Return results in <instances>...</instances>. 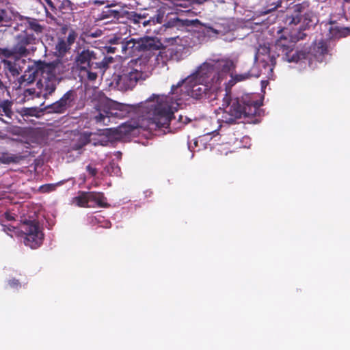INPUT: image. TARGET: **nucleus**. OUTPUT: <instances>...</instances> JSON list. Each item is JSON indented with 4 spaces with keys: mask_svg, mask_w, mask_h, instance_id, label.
<instances>
[{
    "mask_svg": "<svg viewBox=\"0 0 350 350\" xmlns=\"http://www.w3.org/2000/svg\"><path fill=\"white\" fill-rule=\"evenodd\" d=\"M261 103L254 94H245L240 97L231 98L226 92L223 98L222 114L220 120L223 123L233 124L242 118L255 116L258 113Z\"/></svg>",
    "mask_w": 350,
    "mask_h": 350,
    "instance_id": "f03ea898",
    "label": "nucleus"
},
{
    "mask_svg": "<svg viewBox=\"0 0 350 350\" xmlns=\"http://www.w3.org/2000/svg\"><path fill=\"white\" fill-rule=\"evenodd\" d=\"M28 157V154L21 153L13 154L9 152H0V163L3 164H17L21 163Z\"/></svg>",
    "mask_w": 350,
    "mask_h": 350,
    "instance_id": "f3484780",
    "label": "nucleus"
},
{
    "mask_svg": "<svg viewBox=\"0 0 350 350\" xmlns=\"http://www.w3.org/2000/svg\"><path fill=\"white\" fill-rule=\"evenodd\" d=\"M306 36V33L301 32L292 36L291 39L281 36L275 44L278 56L282 55V58L288 62H298L306 59L308 53L304 50L294 51L295 40H303Z\"/></svg>",
    "mask_w": 350,
    "mask_h": 350,
    "instance_id": "20e7f679",
    "label": "nucleus"
},
{
    "mask_svg": "<svg viewBox=\"0 0 350 350\" xmlns=\"http://www.w3.org/2000/svg\"><path fill=\"white\" fill-rule=\"evenodd\" d=\"M37 93L38 92L36 91L35 89H33V88H29V89H26L25 90L24 96L26 98H29V97L33 98L34 96V95L37 96Z\"/></svg>",
    "mask_w": 350,
    "mask_h": 350,
    "instance_id": "a19ab883",
    "label": "nucleus"
},
{
    "mask_svg": "<svg viewBox=\"0 0 350 350\" xmlns=\"http://www.w3.org/2000/svg\"><path fill=\"white\" fill-rule=\"evenodd\" d=\"M45 11H46V16H49V12H48V10H47V9H46V8H45Z\"/></svg>",
    "mask_w": 350,
    "mask_h": 350,
    "instance_id": "864d4df0",
    "label": "nucleus"
},
{
    "mask_svg": "<svg viewBox=\"0 0 350 350\" xmlns=\"http://www.w3.org/2000/svg\"><path fill=\"white\" fill-rule=\"evenodd\" d=\"M137 128L136 126L131 124V123H126L122 124L120 126L121 132L125 133H132L135 129Z\"/></svg>",
    "mask_w": 350,
    "mask_h": 350,
    "instance_id": "4c0bfd02",
    "label": "nucleus"
},
{
    "mask_svg": "<svg viewBox=\"0 0 350 350\" xmlns=\"http://www.w3.org/2000/svg\"><path fill=\"white\" fill-rule=\"evenodd\" d=\"M118 10H112L111 8H106L100 14V20H105V23H116Z\"/></svg>",
    "mask_w": 350,
    "mask_h": 350,
    "instance_id": "bb28decb",
    "label": "nucleus"
},
{
    "mask_svg": "<svg viewBox=\"0 0 350 350\" xmlns=\"http://www.w3.org/2000/svg\"><path fill=\"white\" fill-rule=\"evenodd\" d=\"M6 15H7V12L5 10H0V23H3V21H5V18L6 17Z\"/></svg>",
    "mask_w": 350,
    "mask_h": 350,
    "instance_id": "49530a36",
    "label": "nucleus"
},
{
    "mask_svg": "<svg viewBox=\"0 0 350 350\" xmlns=\"http://www.w3.org/2000/svg\"><path fill=\"white\" fill-rule=\"evenodd\" d=\"M286 22H288L290 25H297L299 22V16L297 15L295 17H288L286 18Z\"/></svg>",
    "mask_w": 350,
    "mask_h": 350,
    "instance_id": "a18cd8bd",
    "label": "nucleus"
},
{
    "mask_svg": "<svg viewBox=\"0 0 350 350\" xmlns=\"http://www.w3.org/2000/svg\"><path fill=\"white\" fill-rule=\"evenodd\" d=\"M295 11L299 12L301 15V13L304 14V12H306L305 10L308 9V4L306 3H302L295 5Z\"/></svg>",
    "mask_w": 350,
    "mask_h": 350,
    "instance_id": "ea45409f",
    "label": "nucleus"
},
{
    "mask_svg": "<svg viewBox=\"0 0 350 350\" xmlns=\"http://www.w3.org/2000/svg\"><path fill=\"white\" fill-rule=\"evenodd\" d=\"M126 13H129V11L120 9L118 10V14L116 19V23H123V24H128L129 22V17L126 14Z\"/></svg>",
    "mask_w": 350,
    "mask_h": 350,
    "instance_id": "7c9ffc66",
    "label": "nucleus"
},
{
    "mask_svg": "<svg viewBox=\"0 0 350 350\" xmlns=\"http://www.w3.org/2000/svg\"><path fill=\"white\" fill-rule=\"evenodd\" d=\"M256 70V67L253 66L252 69L247 72H245L243 74H235L231 75V79L229 80L227 84L226 89L228 88H231L234 85L237 83L243 81L250 79L251 77L258 78L260 75V72L259 71L253 72Z\"/></svg>",
    "mask_w": 350,
    "mask_h": 350,
    "instance_id": "dca6fc26",
    "label": "nucleus"
},
{
    "mask_svg": "<svg viewBox=\"0 0 350 350\" xmlns=\"http://www.w3.org/2000/svg\"><path fill=\"white\" fill-rule=\"evenodd\" d=\"M89 194L90 191H79L78 196L73 198V202L80 207H93Z\"/></svg>",
    "mask_w": 350,
    "mask_h": 350,
    "instance_id": "412c9836",
    "label": "nucleus"
},
{
    "mask_svg": "<svg viewBox=\"0 0 350 350\" xmlns=\"http://www.w3.org/2000/svg\"><path fill=\"white\" fill-rule=\"evenodd\" d=\"M37 70L48 73L51 77L62 79V75L68 70L65 64L57 59L49 63L38 61L37 62Z\"/></svg>",
    "mask_w": 350,
    "mask_h": 350,
    "instance_id": "9d476101",
    "label": "nucleus"
},
{
    "mask_svg": "<svg viewBox=\"0 0 350 350\" xmlns=\"http://www.w3.org/2000/svg\"><path fill=\"white\" fill-rule=\"evenodd\" d=\"M116 50V47L109 46V49H108V52L115 53Z\"/></svg>",
    "mask_w": 350,
    "mask_h": 350,
    "instance_id": "603ef678",
    "label": "nucleus"
},
{
    "mask_svg": "<svg viewBox=\"0 0 350 350\" xmlns=\"http://www.w3.org/2000/svg\"><path fill=\"white\" fill-rule=\"evenodd\" d=\"M92 133L84 132L81 133L77 138V140L72 145V148L75 150H79L83 147L86 146L91 142Z\"/></svg>",
    "mask_w": 350,
    "mask_h": 350,
    "instance_id": "a878e982",
    "label": "nucleus"
},
{
    "mask_svg": "<svg viewBox=\"0 0 350 350\" xmlns=\"http://www.w3.org/2000/svg\"><path fill=\"white\" fill-rule=\"evenodd\" d=\"M97 53L90 49H83L77 53L75 57V63L80 70L88 69H98L103 74L113 62L112 57L105 56L102 60L98 57Z\"/></svg>",
    "mask_w": 350,
    "mask_h": 350,
    "instance_id": "39448f33",
    "label": "nucleus"
},
{
    "mask_svg": "<svg viewBox=\"0 0 350 350\" xmlns=\"http://www.w3.org/2000/svg\"><path fill=\"white\" fill-rule=\"evenodd\" d=\"M269 4H268L266 7V10L265 11V13H269L272 11H274L277 8L280 6L281 2H279L278 1H269Z\"/></svg>",
    "mask_w": 350,
    "mask_h": 350,
    "instance_id": "f704fd0d",
    "label": "nucleus"
},
{
    "mask_svg": "<svg viewBox=\"0 0 350 350\" xmlns=\"http://www.w3.org/2000/svg\"><path fill=\"white\" fill-rule=\"evenodd\" d=\"M329 30L332 36H336L337 33H339V30L337 28H334L332 26L329 27Z\"/></svg>",
    "mask_w": 350,
    "mask_h": 350,
    "instance_id": "8fccbe9b",
    "label": "nucleus"
},
{
    "mask_svg": "<svg viewBox=\"0 0 350 350\" xmlns=\"http://www.w3.org/2000/svg\"><path fill=\"white\" fill-rule=\"evenodd\" d=\"M197 144H198V142H197V141H195V142H194V144H195V146H197Z\"/></svg>",
    "mask_w": 350,
    "mask_h": 350,
    "instance_id": "6e6d98bb",
    "label": "nucleus"
},
{
    "mask_svg": "<svg viewBox=\"0 0 350 350\" xmlns=\"http://www.w3.org/2000/svg\"><path fill=\"white\" fill-rule=\"evenodd\" d=\"M138 59H131L122 65L112 76L111 85L120 91L133 90L137 83L145 79L144 72L135 68Z\"/></svg>",
    "mask_w": 350,
    "mask_h": 350,
    "instance_id": "7ed1b4c3",
    "label": "nucleus"
},
{
    "mask_svg": "<svg viewBox=\"0 0 350 350\" xmlns=\"http://www.w3.org/2000/svg\"><path fill=\"white\" fill-rule=\"evenodd\" d=\"M27 28L36 34H40L44 29V26L42 25L39 21L33 18L28 17L26 19Z\"/></svg>",
    "mask_w": 350,
    "mask_h": 350,
    "instance_id": "cd10ccee",
    "label": "nucleus"
},
{
    "mask_svg": "<svg viewBox=\"0 0 350 350\" xmlns=\"http://www.w3.org/2000/svg\"><path fill=\"white\" fill-rule=\"evenodd\" d=\"M86 171L92 177L95 176L98 173L97 169L93 167L92 165H88L86 166Z\"/></svg>",
    "mask_w": 350,
    "mask_h": 350,
    "instance_id": "79ce46f5",
    "label": "nucleus"
},
{
    "mask_svg": "<svg viewBox=\"0 0 350 350\" xmlns=\"http://www.w3.org/2000/svg\"><path fill=\"white\" fill-rule=\"evenodd\" d=\"M6 92L8 96H10V92L8 88L3 84V81L0 79V95H4V93Z\"/></svg>",
    "mask_w": 350,
    "mask_h": 350,
    "instance_id": "c03bdc74",
    "label": "nucleus"
},
{
    "mask_svg": "<svg viewBox=\"0 0 350 350\" xmlns=\"http://www.w3.org/2000/svg\"><path fill=\"white\" fill-rule=\"evenodd\" d=\"M255 59H259L265 74L272 72L276 64L275 57L270 55V48L265 44L260 46L255 55Z\"/></svg>",
    "mask_w": 350,
    "mask_h": 350,
    "instance_id": "f8f14e48",
    "label": "nucleus"
},
{
    "mask_svg": "<svg viewBox=\"0 0 350 350\" xmlns=\"http://www.w3.org/2000/svg\"><path fill=\"white\" fill-rule=\"evenodd\" d=\"M62 30L64 31L65 30H67L66 28H63Z\"/></svg>",
    "mask_w": 350,
    "mask_h": 350,
    "instance_id": "4d7b16f0",
    "label": "nucleus"
},
{
    "mask_svg": "<svg viewBox=\"0 0 350 350\" xmlns=\"http://www.w3.org/2000/svg\"><path fill=\"white\" fill-rule=\"evenodd\" d=\"M303 16L304 17L305 21H308V22H306L307 25H309L310 23H311V25L315 24L314 19L316 16L312 12H308L307 10L304 12Z\"/></svg>",
    "mask_w": 350,
    "mask_h": 350,
    "instance_id": "e433bc0d",
    "label": "nucleus"
},
{
    "mask_svg": "<svg viewBox=\"0 0 350 350\" xmlns=\"http://www.w3.org/2000/svg\"><path fill=\"white\" fill-rule=\"evenodd\" d=\"M3 70L5 75L9 78L18 77L23 72V66L26 61L21 57L14 56L8 59H2Z\"/></svg>",
    "mask_w": 350,
    "mask_h": 350,
    "instance_id": "ddd939ff",
    "label": "nucleus"
},
{
    "mask_svg": "<svg viewBox=\"0 0 350 350\" xmlns=\"http://www.w3.org/2000/svg\"><path fill=\"white\" fill-rule=\"evenodd\" d=\"M21 232L25 245L36 249L42 244L44 235L36 220L25 219L21 226Z\"/></svg>",
    "mask_w": 350,
    "mask_h": 350,
    "instance_id": "423d86ee",
    "label": "nucleus"
},
{
    "mask_svg": "<svg viewBox=\"0 0 350 350\" xmlns=\"http://www.w3.org/2000/svg\"><path fill=\"white\" fill-rule=\"evenodd\" d=\"M115 106L116 107L113 109H99L98 115L94 117L96 122L107 125L111 122V118H122L133 109L132 105L121 103H117Z\"/></svg>",
    "mask_w": 350,
    "mask_h": 350,
    "instance_id": "0eeeda50",
    "label": "nucleus"
},
{
    "mask_svg": "<svg viewBox=\"0 0 350 350\" xmlns=\"http://www.w3.org/2000/svg\"><path fill=\"white\" fill-rule=\"evenodd\" d=\"M327 53L328 46L326 41L321 40L316 41L314 43L312 49V53L317 61L322 62L324 55Z\"/></svg>",
    "mask_w": 350,
    "mask_h": 350,
    "instance_id": "6ab92c4d",
    "label": "nucleus"
},
{
    "mask_svg": "<svg viewBox=\"0 0 350 350\" xmlns=\"http://www.w3.org/2000/svg\"><path fill=\"white\" fill-rule=\"evenodd\" d=\"M0 120H3L2 119V113H0Z\"/></svg>",
    "mask_w": 350,
    "mask_h": 350,
    "instance_id": "5fc2aeb1",
    "label": "nucleus"
},
{
    "mask_svg": "<svg viewBox=\"0 0 350 350\" xmlns=\"http://www.w3.org/2000/svg\"><path fill=\"white\" fill-rule=\"evenodd\" d=\"M178 120L180 122H184V123H187V121H189V120H188V118L187 117H185V120H183V117L181 115L179 116Z\"/></svg>",
    "mask_w": 350,
    "mask_h": 350,
    "instance_id": "3c124183",
    "label": "nucleus"
},
{
    "mask_svg": "<svg viewBox=\"0 0 350 350\" xmlns=\"http://www.w3.org/2000/svg\"><path fill=\"white\" fill-rule=\"evenodd\" d=\"M44 1L51 8L52 11H54L55 10L54 3L51 0H44Z\"/></svg>",
    "mask_w": 350,
    "mask_h": 350,
    "instance_id": "09e8293b",
    "label": "nucleus"
},
{
    "mask_svg": "<svg viewBox=\"0 0 350 350\" xmlns=\"http://www.w3.org/2000/svg\"><path fill=\"white\" fill-rule=\"evenodd\" d=\"M164 12L160 10H157V14L152 17H150L148 19L143 22V26L144 27L147 26L155 25L156 24H161L163 22L164 17Z\"/></svg>",
    "mask_w": 350,
    "mask_h": 350,
    "instance_id": "c756f323",
    "label": "nucleus"
},
{
    "mask_svg": "<svg viewBox=\"0 0 350 350\" xmlns=\"http://www.w3.org/2000/svg\"><path fill=\"white\" fill-rule=\"evenodd\" d=\"M8 284L11 288H18L21 286V283L18 280L12 278L8 281Z\"/></svg>",
    "mask_w": 350,
    "mask_h": 350,
    "instance_id": "37998d69",
    "label": "nucleus"
},
{
    "mask_svg": "<svg viewBox=\"0 0 350 350\" xmlns=\"http://www.w3.org/2000/svg\"><path fill=\"white\" fill-rule=\"evenodd\" d=\"M89 196H90L91 204L94 206L96 205L99 207H107L109 206L103 193L90 191Z\"/></svg>",
    "mask_w": 350,
    "mask_h": 350,
    "instance_id": "393cba45",
    "label": "nucleus"
},
{
    "mask_svg": "<svg viewBox=\"0 0 350 350\" xmlns=\"http://www.w3.org/2000/svg\"><path fill=\"white\" fill-rule=\"evenodd\" d=\"M199 23L198 19L189 20V19H180L178 17L170 19L164 26L166 28L171 27H190L191 25H195Z\"/></svg>",
    "mask_w": 350,
    "mask_h": 350,
    "instance_id": "aec40b11",
    "label": "nucleus"
},
{
    "mask_svg": "<svg viewBox=\"0 0 350 350\" xmlns=\"http://www.w3.org/2000/svg\"><path fill=\"white\" fill-rule=\"evenodd\" d=\"M38 113V111L36 107L23 108L22 109L23 116H36Z\"/></svg>",
    "mask_w": 350,
    "mask_h": 350,
    "instance_id": "c9c22d12",
    "label": "nucleus"
},
{
    "mask_svg": "<svg viewBox=\"0 0 350 350\" xmlns=\"http://www.w3.org/2000/svg\"><path fill=\"white\" fill-rule=\"evenodd\" d=\"M72 3L69 0H63L59 6V10L62 14L69 13L72 10Z\"/></svg>",
    "mask_w": 350,
    "mask_h": 350,
    "instance_id": "2f4dec72",
    "label": "nucleus"
},
{
    "mask_svg": "<svg viewBox=\"0 0 350 350\" xmlns=\"http://www.w3.org/2000/svg\"><path fill=\"white\" fill-rule=\"evenodd\" d=\"M40 73V71L37 70V62L36 63L35 68H28L25 71V74L21 75L18 79V83L21 85L24 83L30 84L36 80V75Z\"/></svg>",
    "mask_w": 350,
    "mask_h": 350,
    "instance_id": "4be33fe9",
    "label": "nucleus"
},
{
    "mask_svg": "<svg viewBox=\"0 0 350 350\" xmlns=\"http://www.w3.org/2000/svg\"><path fill=\"white\" fill-rule=\"evenodd\" d=\"M3 231L5 232L6 233L9 234V232H12V231H15L16 230V228L13 226H3Z\"/></svg>",
    "mask_w": 350,
    "mask_h": 350,
    "instance_id": "de8ad7c7",
    "label": "nucleus"
},
{
    "mask_svg": "<svg viewBox=\"0 0 350 350\" xmlns=\"http://www.w3.org/2000/svg\"><path fill=\"white\" fill-rule=\"evenodd\" d=\"M77 92L74 90L66 92L57 101L46 107L49 113H64L75 105Z\"/></svg>",
    "mask_w": 350,
    "mask_h": 350,
    "instance_id": "6e6552de",
    "label": "nucleus"
},
{
    "mask_svg": "<svg viewBox=\"0 0 350 350\" xmlns=\"http://www.w3.org/2000/svg\"><path fill=\"white\" fill-rule=\"evenodd\" d=\"M55 189V186L53 184H46L41 185L39 187V191L41 193H49L54 191Z\"/></svg>",
    "mask_w": 350,
    "mask_h": 350,
    "instance_id": "58836bf2",
    "label": "nucleus"
},
{
    "mask_svg": "<svg viewBox=\"0 0 350 350\" xmlns=\"http://www.w3.org/2000/svg\"><path fill=\"white\" fill-rule=\"evenodd\" d=\"M40 74L42 77L36 83L38 88L40 89V91L37 93V97L42 96L46 98L55 92L57 85L61 81V78L51 77L47 75L48 73H44L42 71H40Z\"/></svg>",
    "mask_w": 350,
    "mask_h": 350,
    "instance_id": "1a4fd4ad",
    "label": "nucleus"
},
{
    "mask_svg": "<svg viewBox=\"0 0 350 350\" xmlns=\"http://www.w3.org/2000/svg\"><path fill=\"white\" fill-rule=\"evenodd\" d=\"M36 42V38L32 33L25 32L18 35L16 37V42L12 47L15 56L21 57H27L29 54V51L27 47L29 45L35 44Z\"/></svg>",
    "mask_w": 350,
    "mask_h": 350,
    "instance_id": "9b49d317",
    "label": "nucleus"
},
{
    "mask_svg": "<svg viewBox=\"0 0 350 350\" xmlns=\"http://www.w3.org/2000/svg\"><path fill=\"white\" fill-rule=\"evenodd\" d=\"M126 14L129 18V24L133 25L134 26H137L138 27H140V24L143 25V22L146 21L148 16L146 14H140L135 11H129V13H126Z\"/></svg>",
    "mask_w": 350,
    "mask_h": 350,
    "instance_id": "b1692460",
    "label": "nucleus"
},
{
    "mask_svg": "<svg viewBox=\"0 0 350 350\" xmlns=\"http://www.w3.org/2000/svg\"><path fill=\"white\" fill-rule=\"evenodd\" d=\"M235 64L228 58L211 59L203 63L196 72L185 80L172 85L170 96L153 94L139 107L138 111L148 120L150 129L167 128L174 118V111L180 105L178 98L179 90L183 85L187 95L196 100L215 99L219 90L221 81L234 70Z\"/></svg>",
    "mask_w": 350,
    "mask_h": 350,
    "instance_id": "f257e3e1",
    "label": "nucleus"
},
{
    "mask_svg": "<svg viewBox=\"0 0 350 350\" xmlns=\"http://www.w3.org/2000/svg\"><path fill=\"white\" fill-rule=\"evenodd\" d=\"M15 56V53H14L13 48H1L0 47V57H5V59H8Z\"/></svg>",
    "mask_w": 350,
    "mask_h": 350,
    "instance_id": "473e14b6",
    "label": "nucleus"
},
{
    "mask_svg": "<svg viewBox=\"0 0 350 350\" xmlns=\"http://www.w3.org/2000/svg\"><path fill=\"white\" fill-rule=\"evenodd\" d=\"M111 43L119 45L121 51L124 53L131 54L134 53L135 50H137V40L133 38L123 41L120 38H114L111 40Z\"/></svg>",
    "mask_w": 350,
    "mask_h": 350,
    "instance_id": "a211bd4d",
    "label": "nucleus"
},
{
    "mask_svg": "<svg viewBox=\"0 0 350 350\" xmlns=\"http://www.w3.org/2000/svg\"><path fill=\"white\" fill-rule=\"evenodd\" d=\"M191 26L196 27L198 33L204 37H210L212 33L217 32L213 27L201 23L200 21L198 23L191 25Z\"/></svg>",
    "mask_w": 350,
    "mask_h": 350,
    "instance_id": "c85d7f7f",
    "label": "nucleus"
},
{
    "mask_svg": "<svg viewBox=\"0 0 350 350\" xmlns=\"http://www.w3.org/2000/svg\"><path fill=\"white\" fill-rule=\"evenodd\" d=\"M163 48V44L156 37H144L137 40L136 49L139 51H154Z\"/></svg>",
    "mask_w": 350,
    "mask_h": 350,
    "instance_id": "2eb2a0df",
    "label": "nucleus"
},
{
    "mask_svg": "<svg viewBox=\"0 0 350 350\" xmlns=\"http://www.w3.org/2000/svg\"><path fill=\"white\" fill-rule=\"evenodd\" d=\"M87 73V78L90 81H94L97 79L98 73L100 72L98 69L83 70Z\"/></svg>",
    "mask_w": 350,
    "mask_h": 350,
    "instance_id": "72a5a7b5",
    "label": "nucleus"
},
{
    "mask_svg": "<svg viewBox=\"0 0 350 350\" xmlns=\"http://www.w3.org/2000/svg\"><path fill=\"white\" fill-rule=\"evenodd\" d=\"M0 95V113L2 117L5 116L9 119L12 118L14 113L12 111L13 102L9 99H2Z\"/></svg>",
    "mask_w": 350,
    "mask_h": 350,
    "instance_id": "5701e85b",
    "label": "nucleus"
},
{
    "mask_svg": "<svg viewBox=\"0 0 350 350\" xmlns=\"http://www.w3.org/2000/svg\"><path fill=\"white\" fill-rule=\"evenodd\" d=\"M77 33L75 30L68 31L66 37H58L55 44V55L58 57H63L70 50L71 46L75 43Z\"/></svg>",
    "mask_w": 350,
    "mask_h": 350,
    "instance_id": "4468645a",
    "label": "nucleus"
}]
</instances>
